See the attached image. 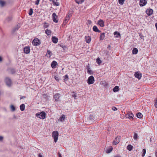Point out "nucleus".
I'll use <instances>...</instances> for the list:
<instances>
[{
    "label": "nucleus",
    "instance_id": "603ef678",
    "mask_svg": "<svg viewBox=\"0 0 157 157\" xmlns=\"http://www.w3.org/2000/svg\"><path fill=\"white\" fill-rule=\"evenodd\" d=\"M154 105L156 108H157V98L156 100V101Z\"/></svg>",
    "mask_w": 157,
    "mask_h": 157
},
{
    "label": "nucleus",
    "instance_id": "c756f323",
    "mask_svg": "<svg viewBox=\"0 0 157 157\" xmlns=\"http://www.w3.org/2000/svg\"><path fill=\"white\" fill-rule=\"evenodd\" d=\"M45 33L48 36L50 35L52 33V32L50 30L46 29L45 31Z\"/></svg>",
    "mask_w": 157,
    "mask_h": 157
},
{
    "label": "nucleus",
    "instance_id": "f704fd0d",
    "mask_svg": "<svg viewBox=\"0 0 157 157\" xmlns=\"http://www.w3.org/2000/svg\"><path fill=\"white\" fill-rule=\"evenodd\" d=\"M84 0H75V1L77 3L80 4L83 2Z\"/></svg>",
    "mask_w": 157,
    "mask_h": 157
},
{
    "label": "nucleus",
    "instance_id": "8fccbe9b",
    "mask_svg": "<svg viewBox=\"0 0 157 157\" xmlns=\"http://www.w3.org/2000/svg\"><path fill=\"white\" fill-rule=\"evenodd\" d=\"M139 36L141 39L144 40V36L141 34V33H139Z\"/></svg>",
    "mask_w": 157,
    "mask_h": 157
},
{
    "label": "nucleus",
    "instance_id": "4c0bfd02",
    "mask_svg": "<svg viewBox=\"0 0 157 157\" xmlns=\"http://www.w3.org/2000/svg\"><path fill=\"white\" fill-rule=\"evenodd\" d=\"M64 80L65 81H67L69 79L68 76L67 75H66L63 76Z\"/></svg>",
    "mask_w": 157,
    "mask_h": 157
},
{
    "label": "nucleus",
    "instance_id": "dca6fc26",
    "mask_svg": "<svg viewBox=\"0 0 157 157\" xmlns=\"http://www.w3.org/2000/svg\"><path fill=\"white\" fill-rule=\"evenodd\" d=\"M119 142V138L117 137L115 138V140L113 141V144L114 145H116Z\"/></svg>",
    "mask_w": 157,
    "mask_h": 157
},
{
    "label": "nucleus",
    "instance_id": "bb28decb",
    "mask_svg": "<svg viewBox=\"0 0 157 157\" xmlns=\"http://www.w3.org/2000/svg\"><path fill=\"white\" fill-rule=\"evenodd\" d=\"M113 149V148L112 147L110 146L107 149L106 151V152L107 153H109L112 151Z\"/></svg>",
    "mask_w": 157,
    "mask_h": 157
},
{
    "label": "nucleus",
    "instance_id": "a19ab883",
    "mask_svg": "<svg viewBox=\"0 0 157 157\" xmlns=\"http://www.w3.org/2000/svg\"><path fill=\"white\" fill-rule=\"evenodd\" d=\"M125 0H118L119 3L121 5H122L124 3Z\"/></svg>",
    "mask_w": 157,
    "mask_h": 157
},
{
    "label": "nucleus",
    "instance_id": "9d476101",
    "mask_svg": "<svg viewBox=\"0 0 157 157\" xmlns=\"http://www.w3.org/2000/svg\"><path fill=\"white\" fill-rule=\"evenodd\" d=\"M46 114L44 111H42L40 112V119H44L46 118Z\"/></svg>",
    "mask_w": 157,
    "mask_h": 157
},
{
    "label": "nucleus",
    "instance_id": "aec40b11",
    "mask_svg": "<svg viewBox=\"0 0 157 157\" xmlns=\"http://www.w3.org/2000/svg\"><path fill=\"white\" fill-rule=\"evenodd\" d=\"M114 35L116 38H118L121 37L120 33L117 31H115L113 33Z\"/></svg>",
    "mask_w": 157,
    "mask_h": 157
},
{
    "label": "nucleus",
    "instance_id": "2eb2a0df",
    "mask_svg": "<svg viewBox=\"0 0 157 157\" xmlns=\"http://www.w3.org/2000/svg\"><path fill=\"white\" fill-rule=\"evenodd\" d=\"M24 51L26 54H28L30 51V49L29 47H25L24 48Z\"/></svg>",
    "mask_w": 157,
    "mask_h": 157
},
{
    "label": "nucleus",
    "instance_id": "7c9ffc66",
    "mask_svg": "<svg viewBox=\"0 0 157 157\" xmlns=\"http://www.w3.org/2000/svg\"><path fill=\"white\" fill-rule=\"evenodd\" d=\"M133 148V146L131 144L128 145L127 146V149L129 151H131Z\"/></svg>",
    "mask_w": 157,
    "mask_h": 157
},
{
    "label": "nucleus",
    "instance_id": "864d4df0",
    "mask_svg": "<svg viewBox=\"0 0 157 157\" xmlns=\"http://www.w3.org/2000/svg\"><path fill=\"white\" fill-rule=\"evenodd\" d=\"M112 109L113 110L116 111L117 110V108H116L115 107H113L112 108Z\"/></svg>",
    "mask_w": 157,
    "mask_h": 157
},
{
    "label": "nucleus",
    "instance_id": "f3484780",
    "mask_svg": "<svg viewBox=\"0 0 157 157\" xmlns=\"http://www.w3.org/2000/svg\"><path fill=\"white\" fill-rule=\"evenodd\" d=\"M52 42L54 44H56L58 42V38L55 36H52Z\"/></svg>",
    "mask_w": 157,
    "mask_h": 157
},
{
    "label": "nucleus",
    "instance_id": "a18cd8bd",
    "mask_svg": "<svg viewBox=\"0 0 157 157\" xmlns=\"http://www.w3.org/2000/svg\"><path fill=\"white\" fill-rule=\"evenodd\" d=\"M12 16L8 17L6 19V20L7 21H9L12 20Z\"/></svg>",
    "mask_w": 157,
    "mask_h": 157
},
{
    "label": "nucleus",
    "instance_id": "f8f14e48",
    "mask_svg": "<svg viewBox=\"0 0 157 157\" xmlns=\"http://www.w3.org/2000/svg\"><path fill=\"white\" fill-rule=\"evenodd\" d=\"M5 82L6 85L9 86H10L11 85V79L8 78H6L5 79Z\"/></svg>",
    "mask_w": 157,
    "mask_h": 157
},
{
    "label": "nucleus",
    "instance_id": "37998d69",
    "mask_svg": "<svg viewBox=\"0 0 157 157\" xmlns=\"http://www.w3.org/2000/svg\"><path fill=\"white\" fill-rule=\"evenodd\" d=\"M33 13V10L32 8H30L29 9V15L30 16Z\"/></svg>",
    "mask_w": 157,
    "mask_h": 157
},
{
    "label": "nucleus",
    "instance_id": "338daca9",
    "mask_svg": "<svg viewBox=\"0 0 157 157\" xmlns=\"http://www.w3.org/2000/svg\"><path fill=\"white\" fill-rule=\"evenodd\" d=\"M40 157H43V156H42V155H40Z\"/></svg>",
    "mask_w": 157,
    "mask_h": 157
},
{
    "label": "nucleus",
    "instance_id": "e2e57ef3",
    "mask_svg": "<svg viewBox=\"0 0 157 157\" xmlns=\"http://www.w3.org/2000/svg\"><path fill=\"white\" fill-rule=\"evenodd\" d=\"M155 25L156 28V29L157 30V22L155 24Z\"/></svg>",
    "mask_w": 157,
    "mask_h": 157
},
{
    "label": "nucleus",
    "instance_id": "39448f33",
    "mask_svg": "<svg viewBox=\"0 0 157 157\" xmlns=\"http://www.w3.org/2000/svg\"><path fill=\"white\" fill-rule=\"evenodd\" d=\"M52 17L53 21L56 23H57L58 18L57 17L56 13H53L52 14Z\"/></svg>",
    "mask_w": 157,
    "mask_h": 157
},
{
    "label": "nucleus",
    "instance_id": "13d9d810",
    "mask_svg": "<svg viewBox=\"0 0 157 157\" xmlns=\"http://www.w3.org/2000/svg\"><path fill=\"white\" fill-rule=\"evenodd\" d=\"M25 98V96H21V98H20V99H23L24 98Z\"/></svg>",
    "mask_w": 157,
    "mask_h": 157
},
{
    "label": "nucleus",
    "instance_id": "bf43d9fd",
    "mask_svg": "<svg viewBox=\"0 0 157 157\" xmlns=\"http://www.w3.org/2000/svg\"><path fill=\"white\" fill-rule=\"evenodd\" d=\"M3 139V137H2V136H0V141L2 140Z\"/></svg>",
    "mask_w": 157,
    "mask_h": 157
},
{
    "label": "nucleus",
    "instance_id": "4468645a",
    "mask_svg": "<svg viewBox=\"0 0 157 157\" xmlns=\"http://www.w3.org/2000/svg\"><path fill=\"white\" fill-rule=\"evenodd\" d=\"M58 65L57 63L55 61H53L51 63V66L52 68H55Z\"/></svg>",
    "mask_w": 157,
    "mask_h": 157
},
{
    "label": "nucleus",
    "instance_id": "b1692460",
    "mask_svg": "<svg viewBox=\"0 0 157 157\" xmlns=\"http://www.w3.org/2000/svg\"><path fill=\"white\" fill-rule=\"evenodd\" d=\"M52 55V52L49 50H48L47 52L46 55L48 57L50 58Z\"/></svg>",
    "mask_w": 157,
    "mask_h": 157
},
{
    "label": "nucleus",
    "instance_id": "c85d7f7f",
    "mask_svg": "<svg viewBox=\"0 0 157 157\" xmlns=\"http://www.w3.org/2000/svg\"><path fill=\"white\" fill-rule=\"evenodd\" d=\"M65 118V116L64 115H62L59 118V120L61 121H64Z\"/></svg>",
    "mask_w": 157,
    "mask_h": 157
},
{
    "label": "nucleus",
    "instance_id": "69168bd1",
    "mask_svg": "<svg viewBox=\"0 0 157 157\" xmlns=\"http://www.w3.org/2000/svg\"><path fill=\"white\" fill-rule=\"evenodd\" d=\"M2 58L0 56V62L2 61Z\"/></svg>",
    "mask_w": 157,
    "mask_h": 157
},
{
    "label": "nucleus",
    "instance_id": "e433bc0d",
    "mask_svg": "<svg viewBox=\"0 0 157 157\" xmlns=\"http://www.w3.org/2000/svg\"><path fill=\"white\" fill-rule=\"evenodd\" d=\"M96 62L98 64H100L101 63V61L99 57L97 58L96 59Z\"/></svg>",
    "mask_w": 157,
    "mask_h": 157
},
{
    "label": "nucleus",
    "instance_id": "5fc2aeb1",
    "mask_svg": "<svg viewBox=\"0 0 157 157\" xmlns=\"http://www.w3.org/2000/svg\"><path fill=\"white\" fill-rule=\"evenodd\" d=\"M39 0H36L35 2V4L36 5H38L39 4Z\"/></svg>",
    "mask_w": 157,
    "mask_h": 157
},
{
    "label": "nucleus",
    "instance_id": "473e14b6",
    "mask_svg": "<svg viewBox=\"0 0 157 157\" xmlns=\"http://www.w3.org/2000/svg\"><path fill=\"white\" fill-rule=\"evenodd\" d=\"M88 119L91 121H93L94 119V117L93 115H90Z\"/></svg>",
    "mask_w": 157,
    "mask_h": 157
},
{
    "label": "nucleus",
    "instance_id": "6e6552de",
    "mask_svg": "<svg viewBox=\"0 0 157 157\" xmlns=\"http://www.w3.org/2000/svg\"><path fill=\"white\" fill-rule=\"evenodd\" d=\"M135 77L139 80L142 77V74L140 72H136L134 74Z\"/></svg>",
    "mask_w": 157,
    "mask_h": 157
},
{
    "label": "nucleus",
    "instance_id": "a211bd4d",
    "mask_svg": "<svg viewBox=\"0 0 157 157\" xmlns=\"http://www.w3.org/2000/svg\"><path fill=\"white\" fill-rule=\"evenodd\" d=\"M93 30L95 32H97L98 33H100L101 32V31L98 29L96 25H94L93 27Z\"/></svg>",
    "mask_w": 157,
    "mask_h": 157
},
{
    "label": "nucleus",
    "instance_id": "58836bf2",
    "mask_svg": "<svg viewBox=\"0 0 157 157\" xmlns=\"http://www.w3.org/2000/svg\"><path fill=\"white\" fill-rule=\"evenodd\" d=\"M133 138L135 140H137L138 138V136L136 133L134 132Z\"/></svg>",
    "mask_w": 157,
    "mask_h": 157
},
{
    "label": "nucleus",
    "instance_id": "5701e85b",
    "mask_svg": "<svg viewBox=\"0 0 157 157\" xmlns=\"http://www.w3.org/2000/svg\"><path fill=\"white\" fill-rule=\"evenodd\" d=\"M105 37V33H103L100 34V35L99 37L100 40H103Z\"/></svg>",
    "mask_w": 157,
    "mask_h": 157
},
{
    "label": "nucleus",
    "instance_id": "9b49d317",
    "mask_svg": "<svg viewBox=\"0 0 157 157\" xmlns=\"http://www.w3.org/2000/svg\"><path fill=\"white\" fill-rule=\"evenodd\" d=\"M153 10L151 9H147L146 11V13L148 16H151L153 13Z\"/></svg>",
    "mask_w": 157,
    "mask_h": 157
},
{
    "label": "nucleus",
    "instance_id": "4d7b16f0",
    "mask_svg": "<svg viewBox=\"0 0 157 157\" xmlns=\"http://www.w3.org/2000/svg\"><path fill=\"white\" fill-rule=\"evenodd\" d=\"M36 116L38 117H39V113H38L36 114Z\"/></svg>",
    "mask_w": 157,
    "mask_h": 157
},
{
    "label": "nucleus",
    "instance_id": "a878e982",
    "mask_svg": "<svg viewBox=\"0 0 157 157\" xmlns=\"http://www.w3.org/2000/svg\"><path fill=\"white\" fill-rule=\"evenodd\" d=\"M138 49L136 48H133L132 51V53L133 54H136L138 53Z\"/></svg>",
    "mask_w": 157,
    "mask_h": 157
},
{
    "label": "nucleus",
    "instance_id": "052dcab7",
    "mask_svg": "<svg viewBox=\"0 0 157 157\" xmlns=\"http://www.w3.org/2000/svg\"><path fill=\"white\" fill-rule=\"evenodd\" d=\"M111 128H109L108 129H107V130L109 132H110V131H111Z\"/></svg>",
    "mask_w": 157,
    "mask_h": 157
},
{
    "label": "nucleus",
    "instance_id": "0eeeda50",
    "mask_svg": "<svg viewBox=\"0 0 157 157\" xmlns=\"http://www.w3.org/2000/svg\"><path fill=\"white\" fill-rule=\"evenodd\" d=\"M60 97V95L59 93L55 94L53 96V98L55 101H59V99Z\"/></svg>",
    "mask_w": 157,
    "mask_h": 157
},
{
    "label": "nucleus",
    "instance_id": "f03ea898",
    "mask_svg": "<svg viewBox=\"0 0 157 157\" xmlns=\"http://www.w3.org/2000/svg\"><path fill=\"white\" fill-rule=\"evenodd\" d=\"M94 82V78L93 75L90 76L88 78L87 80V83L89 85L93 84Z\"/></svg>",
    "mask_w": 157,
    "mask_h": 157
},
{
    "label": "nucleus",
    "instance_id": "6e6d98bb",
    "mask_svg": "<svg viewBox=\"0 0 157 157\" xmlns=\"http://www.w3.org/2000/svg\"><path fill=\"white\" fill-rule=\"evenodd\" d=\"M60 46L62 47L63 48V49H64V48H67V47L65 46V45H60Z\"/></svg>",
    "mask_w": 157,
    "mask_h": 157
},
{
    "label": "nucleus",
    "instance_id": "2f4dec72",
    "mask_svg": "<svg viewBox=\"0 0 157 157\" xmlns=\"http://www.w3.org/2000/svg\"><path fill=\"white\" fill-rule=\"evenodd\" d=\"M143 116L142 114L140 112H139L136 114V117L139 118H141Z\"/></svg>",
    "mask_w": 157,
    "mask_h": 157
},
{
    "label": "nucleus",
    "instance_id": "cd10ccee",
    "mask_svg": "<svg viewBox=\"0 0 157 157\" xmlns=\"http://www.w3.org/2000/svg\"><path fill=\"white\" fill-rule=\"evenodd\" d=\"M25 105L24 104L21 105L20 106V109L21 111H24L25 109Z\"/></svg>",
    "mask_w": 157,
    "mask_h": 157
},
{
    "label": "nucleus",
    "instance_id": "423d86ee",
    "mask_svg": "<svg viewBox=\"0 0 157 157\" xmlns=\"http://www.w3.org/2000/svg\"><path fill=\"white\" fill-rule=\"evenodd\" d=\"M86 67L87 69V72L89 74L93 75V71L90 69L89 64L88 63V65L86 66Z\"/></svg>",
    "mask_w": 157,
    "mask_h": 157
},
{
    "label": "nucleus",
    "instance_id": "680f3d73",
    "mask_svg": "<svg viewBox=\"0 0 157 157\" xmlns=\"http://www.w3.org/2000/svg\"><path fill=\"white\" fill-rule=\"evenodd\" d=\"M58 155L59 157H62V156L61 155V154L59 152L58 153Z\"/></svg>",
    "mask_w": 157,
    "mask_h": 157
},
{
    "label": "nucleus",
    "instance_id": "7ed1b4c3",
    "mask_svg": "<svg viewBox=\"0 0 157 157\" xmlns=\"http://www.w3.org/2000/svg\"><path fill=\"white\" fill-rule=\"evenodd\" d=\"M125 117L126 118H129V119H133L134 115L131 111H129L128 113L125 115Z\"/></svg>",
    "mask_w": 157,
    "mask_h": 157
},
{
    "label": "nucleus",
    "instance_id": "09e8293b",
    "mask_svg": "<svg viewBox=\"0 0 157 157\" xmlns=\"http://www.w3.org/2000/svg\"><path fill=\"white\" fill-rule=\"evenodd\" d=\"M5 4V3L4 1H2V0H0V4L2 6H4Z\"/></svg>",
    "mask_w": 157,
    "mask_h": 157
},
{
    "label": "nucleus",
    "instance_id": "0e129e2a",
    "mask_svg": "<svg viewBox=\"0 0 157 157\" xmlns=\"http://www.w3.org/2000/svg\"><path fill=\"white\" fill-rule=\"evenodd\" d=\"M110 45H108V47H107V48L109 49V50L110 49Z\"/></svg>",
    "mask_w": 157,
    "mask_h": 157
},
{
    "label": "nucleus",
    "instance_id": "4be33fe9",
    "mask_svg": "<svg viewBox=\"0 0 157 157\" xmlns=\"http://www.w3.org/2000/svg\"><path fill=\"white\" fill-rule=\"evenodd\" d=\"M85 39L86 40V41L87 43H89L90 42L91 38L90 36H85Z\"/></svg>",
    "mask_w": 157,
    "mask_h": 157
},
{
    "label": "nucleus",
    "instance_id": "79ce46f5",
    "mask_svg": "<svg viewBox=\"0 0 157 157\" xmlns=\"http://www.w3.org/2000/svg\"><path fill=\"white\" fill-rule=\"evenodd\" d=\"M143 153L142 155V157H144L145 156V155L146 153V150L145 149H144L143 150Z\"/></svg>",
    "mask_w": 157,
    "mask_h": 157
},
{
    "label": "nucleus",
    "instance_id": "72a5a7b5",
    "mask_svg": "<svg viewBox=\"0 0 157 157\" xmlns=\"http://www.w3.org/2000/svg\"><path fill=\"white\" fill-rule=\"evenodd\" d=\"M43 98L45 100V101H47L48 100V96L46 94H43Z\"/></svg>",
    "mask_w": 157,
    "mask_h": 157
},
{
    "label": "nucleus",
    "instance_id": "3c124183",
    "mask_svg": "<svg viewBox=\"0 0 157 157\" xmlns=\"http://www.w3.org/2000/svg\"><path fill=\"white\" fill-rule=\"evenodd\" d=\"M54 78L58 82H59V78L56 76H55L54 77Z\"/></svg>",
    "mask_w": 157,
    "mask_h": 157
},
{
    "label": "nucleus",
    "instance_id": "ea45409f",
    "mask_svg": "<svg viewBox=\"0 0 157 157\" xmlns=\"http://www.w3.org/2000/svg\"><path fill=\"white\" fill-rule=\"evenodd\" d=\"M10 108L12 111L13 112L15 110V108L13 105H11Z\"/></svg>",
    "mask_w": 157,
    "mask_h": 157
},
{
    "label": "nucleus",
    "instance_id": "c9c22d12",
    "mask_svg": "<svg viewBox=\"0 0 157 157\" xmlns=\"http://www.w3.org/2000/svg\"><path fill=\"white\" fill-rule=\"evenodd\" d=\"M52 2L53 3V5L54 6H59V4L58 2H56L55 1V0H52Z\"/></svg>",
    "mask_w": 157,
    "mask_h": 157
},
{
    "label": "nucleus",
    "instance_id": "412c9836",
    "mask_svg": "<svg viewBox=\"0 0 157 157\" xmlns=\"http://www.w3.org/2000/svg\"><path fill=\"white\" fill-rule=\"evenodd\" d=\"M72 13V11H69L66 16V18H67L68 20H69L71 16V14Z\"/></svg>",
    "mask_w": 157,
    "mask_h": 157
},
{
    "label": "nucleus",
    "instance_id": "774afa93",
    "mask_svg": "<svg viewBox=\"0 0 157 157\" xmlns=\"http://www.w3.org/2000/svg\"><path fill=\"white\" fill-rule=\"evenodd\" d=\"M88 21L90 22V23L91 22V21L90 20H88Z\"/></svg>",
    "mask_w": 157,
    "mask_h": 157
},
{
    "label": "nucleus",
    "instance_id": "de8ad7c7",
    "mask_svg": "<svg viewBox=\"0 0 157 157\" xmlns=\"http://www.w3.org/2000/svg\"><path fill=\"white\" fill-rule=\"evenodd\" d=\"M49 26V25L48 24L46 23L45 22L43 27L44 28H46L48 27Z\"/></svg>",
    "mask_w": 157,
    "mask_h": 157
},
{
    "label": "nucleus",
    "instance_id": "49530a36",
    "mask_svg": "<svg viewBox=\"0 0 157 157\" xmlns=\"http://www.w3.org/2000/svg\"><path fill=\"white\" fill-rule=\"evenodd\" d=\"M69 20H68L67 18H66L64 21H63V25H65L67 24V22Z\"/></svg>",
    "mask_w": 157,
    "mask_h": 157
},
{
    "label": "nucleus",
    "instance_id": "20e7f679",
    "mask_svg": "<svg viewBox=\"0 0 157 157\" xmlns=\"http://www.w3.org/2000/svg\"><path fill=\"white\" fill-rule=\"evenodd\" d=\"M32 44L34 46H37L39 44V39L35 38L32 42Z\"/></svg>",
    "mask_w": 157,
    "mask_h": 157
},
{
    "label": "nucleus",
    "instance_id": "393cba45",
    "mask_svg": "<svg viewBox=\"0 0 157 157\" xmlns=\"http://www.w3.org/2000/svg\"><path fill=\"white\" fill-rule=\"evenodd\" d=\"M119 90V88L118 86H115L113 89V91L114 92H118Z\"/></svg>",
    "mask_w": 157,
    "mask_h": 157
},
{
    "label": "nucleus",
    "instance_id": "f257e3e1",
    "mask_svg": "<svg viewBox=\"0 0 157 157\" xmlns=\"http://www.w3.org/2000/svg\"><path fill=\"white\" fill-rule=\"evenodd\" d=\"M59 133L57 131H54L52 132V136L54 139V142L56 143L57 141Z\"/></svg>",
    "mask_w": 157,
    "mask_h": 157
},
{
    "label": "nucleus",
    "instance_id": "c03bdc74",
    "mask_svg": "<svg viewBox=\"0 0 157 157\" xmlns=\"http://www.w3.org/2000/svg\"><path fill=\"white\" fill-rule=\"evenodd\" d=\"M72 93H73V94H72V97H74V99H77V98H76V97H77V96H76V93H75V92H74V91H73V92H72Z\"/></svg>",
    "mask_w": 157,
    "mask_h": 157
},
{
    "label": "nucleus",
    "instance_id": "1a4fd4ad",
    "mask_svg": "<svg viewBox=\"0 0 157 157\" xmlns=\"http://www.w3.org/2000/svg\"><path fill=\"white\" fill-rule=\"evenodd\" d=\"M97 24L101 27H104L105 26L104 21L103 20L101 19L98 21Z\"/></svg>",
    "mask_w": 157,
    "mask_h": 157
},
{
    "label": "nucleus",
    "instance_id": "ddd939ff",
    "mask_svg": "<svg viewBox=\"0 0 157 157\" xmlns=\"http://www.w3.org/2000/svg\"><path fill=\"white\" fill-rule=\"evenodd\" d=\"M146 0H140V6H145L147 3Z\"/></svg>",
    "mask_w": 157,
    "mask_h": 157
},
{
    "label": "nucleus",
    "instance_id": "6ab92c4d",
    "mask_svg": "<svg viewBox=\"0 0 157 157\" xmlns=\"http://www.w3.org/2000/svg\"><path fill=\"white\" fill-rule=\"evenodd\" d=\"M100 84L105 87H107L108 86V83L105 81H101Z\"/></svg>",
    "mask_w": 157,
    "mask_h": 157
}]
</instances>
